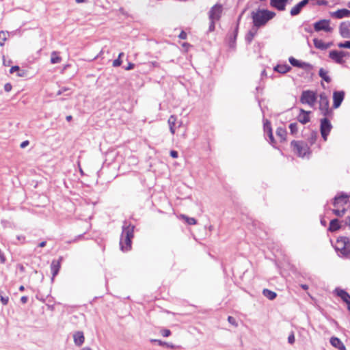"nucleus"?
Returning <instances> with one entry per match:
<instances>
[{"label": "nucleus", "instance_id": "nucleus-1", "mask_svg": "<svg viewBox=\"0 0 350 350\" xmlns=\"http://www.w3.org/2000/svg\"><path fill=\"white\" fill-rule=\"evenodd\" d=\"M275 16V12L268 10L258 9L256 11H252L251 13L252 23L256 28L265 26Z\"/></svg>", "mask_w": 350, "mask_h": 350}, {"label": "nucleus", "instance_id": "nucleus-2", "mask_svg": "<svg viewBox=\"0 0 350 350\" xmlns=\"http://www.w3.org/2000/svg\"><path fill=\"white\" fill-rule=\"evenodd\" d=\"M125 222L122 226V232L120 241V247L122 251L128 252L131 248L132 239L135 226L133 225H126Z\"/></svg>", "mask_w": 350, "mask_h": 350}, {"label": "nucleus", "instance_id": "nucleus-3", "mask_svg": "<svg viewBox=\"0 0 350 350\" xmlns=\"http://www.w3.org/2000/svg\"><path fill=\"white\" fill-rule=\"evenodd\" d=\"M291 146L293 152L299 157H309L311 153L308 144L303 141L293 140Z\"/></svg>", "mask_w": 350, "mask_h": 350}, {"label": "nucleus", "instance_id": "nucleus-4", "mask_svg": "<svg viewBox=\"0 0 350 350\" xmlns=\"http://www.w3.org/2000/svg\"><path fill=\"white\" fill-rule=\"evenodd\" d=\"M316 94L311 90L303 91L300 97V102L302 104H307L310 107H313L316 103Z\"/></svg>", "mask_w": 350, "mask_h": 350}, {"label": "nucleus", "instance_id": "nucleus-5", "mask_svg": "<svg viewBox=\"0 0 350 350\" xmlns=\"http://www.w3.org/2000/svg\"><path fill=\"white\" fill-rule=\"evenodd\" d=\"M349 55L347 51L332 50L329 53V57L338 64H343L345 63L343 58Z\"/></svg>", "mask_w": 350, "mask_h": 350}, {"label": "nucleus", "instance_id": "nucleus-6", "mask_svg": "<svg viewBox=\"0 0 350 350\" xmlns=\"http://www.w3.org/2000/svg\"><path fill=\"white\" fill-rule=\"evenodd\" d=\"M330 21L323 19L314 23V29L315 31H324L325 32H332L333 29L329 25Z\"/></svg>", "mask_w": 350, "mask_h": 350}, {"label": "nucleus", "instance_id": "nucleus-7", "mask_svg": "<svg viewBox=\"0 0 350 350\" xmlns=\"http://www.w3.org/2000/svg\"><path fill=\"white\" fill-rule=\"evenodd\" d=\"M222 11L223 8L221 5L215 4L213 5L208 12L209 20L218 21L221 16Z\"/></svg>", "mask_w": 350, "mask_h": 350}, {"label": "nucleus", "instance_id": "nucleus-8", "mask_svg": "<svg viewBox=\"0 0 350 350\" xmlns=\"http://www.w3.org/2000/svg\"><path fill=\"white\" fill-rule=\"evenodd\" d=\"M332 128V126L327 118H325L321 120V133L325 141L327 140V137L329 134Z\"/></svg>", "mask_w": 350, "mask_h": 350}, {"label": "nucleus", "instance_id": "nucleus-9", "mask_svg": "<svg viewBox=\"0 0 350 350\" xmlns=\"http://www.w3.org/2000/svg\"><path fill=\"white\" fill-rule=\"evenodd\" d=\"M319 109L324 116H327L329 112V100L325 95H320Z\"/></svg>", "mask_w": 350, "mask_h": 350}, {"label": "nucleus", "instance_id": "nucleus-10", "mask_svg": "<svg viewBox=\"0 0 350 350\" xmlns=\"http://www.w3.org/2000/svg\"><path fill=\"white\" fill-rule=\"evenodd\" d=\"M349 202V196L343 192L336 195L333 199V205L335 207L340 205L347 204Z\"/></svg>", "mask_w": 350, "mask_h": 350}, {"label": "nucleus", "instance_id": "nucleus-11", "mask_svg": "<svg viewBox=\"0 0 350 350\" xmlns=\"http://www.w3.org/2000/svg\"><path fill=\"white\" fill-rule=\"evenodd\" d=\"M340 36L344 38H350V22H342L339 27Z\"/></svg>", "mask_w": 350, "mask_h": 350}, {"label": "nucleus", "instance_id": "nucleus-12", "mask_svg": "<svg viewBox=\"0 0 350 350\" xmlns=\"http://www.w3.org/2000/svg\"><path fill=\"white\" fill-rule=\"evenodd\" d=\"M345 97V92L342 91H336L333 94V106L334 108H338L341 105Z\"/></svg>", "mask_w": 350, "mask_h": 350}, {"label": "nucleus", "instance_id": "nucleus-13", "mask_svg": "<svg viewBox=\"0 0 350 350\" xmlns=\"http://www.w3.org/2000/svg\"><path fill=\"white\" fill-rule=\"evenodd\" d=\"M334 293L337 296L341 298V299L345 302L348 306H350V295L345 290L340 288H336L334 290Z\"/></svg>", "mask_w": 350, "mask_h": 350}, {"label": "nucleus", "instance_id": "nucleus-14", "mask_svg": "<svg viewBox=\"0 0 350 350\" xmlns=\"http://www.w3.org/2000/svg\"><path fill=\"white\" fill-rule=\"evenodd\" d=\"M62 260V257H59V260H53L51 264V270L53 275V278L56 276L59 273V271L61 267V262Z\"/></svg>", "mask_w": 350, "mask_h": 350}, {"label": "nucleus", "instance_id": "nucleus-15", "mask_svg": "<svg viewBox=\"0 0 350 350\" xmlns=\"http://www.w3.org/2000/svg\"><path fill=\"white\" fill-rule=\"evenodd\" d=\"M289 0H271L270 4L272 7L280 11L285 10L286 3Z\"/></svg>", "mask_w": 350, "mask_h": 350}, {"label": "nucleus", "instance_id": "nucleus-16", "mask_svg": "<svg viewBox=\"0 0 350 350\" xmlns=\"http://www.w3.org/2000/svg\"><path fill=\"white\" fill-rule=\"evenodd\" d=\"M331 14L332 16L340 19L345 17H350V10L347 9H340L332 12Z\"/></svg>", "mask_w": 350, "mask_h": 350}, {"label": "nucleus", "instance_id": "nucleus-17", "mask_svg": "<svg viewBox=\"0 0 350 350\" xmlns=\"http://www.w3.org/2000/svg\"><path fill=\"white\" fill-rule=\"evenodd\" d=\"M307 4L304 2V0H301L300 2H299L297 4H296L294 7L292 8V9L290 11V14L292 16H295L298 15L302 8L305 7Z\"/></svg>", "mask_w": 350, "mask_h": 350}, {"label": "nucleus", "instance_id": "nucleus-18", "mask_svg": "<svg viewBox=\"0 0 350 350\" xmlns=\"http://www.w3.org/2000/svg\"><path fill=\"white\" fill-rule=\"evenodd\" d=\"M73 339H74V342H75V345H77L78 347L81 346L85 341V337L83 335V332H81V331H78V332H75L73 334Z\"/></svg>", "mask_w": 350, "mask_h": 350}, {"label": "nucleus", "instance_id": "nucleus-19", "mask_svg": "<svg viewBox=\"0 0 350 350\" xmlns=\"http://www.w3.org/2000/svg\"><path fill=\"white\" fill-rule=\"evenodd\" d=\"M343 240H345L343 242L344 246L342 248V255L348 257L350 256V239L347 237H344Z\"/></svg>", "mask_w": 350, "mask_h": 350}, {"label": "nucleus", "instance_id": "nucleus-20", "mask_svg": "<svg viewBox=\"0 0 350 350\" xmlns=\"http://www.w3.org/2000/svg\"><path fill=\"white\" fill-rule=\"evenodd\" d=\"M297 120L303 124L308 123L310 121L309 112L301 109Z\"/></svg>", "mask_w": 350, "mask_h": 350}, {"label": "nucleus", "instance_id": "nucleus-21", "mask_svg": "<svg viewBox=\"0 0 350 350\" xmlns=\"http://www.w3.org/2000/svg\"><path fill=\"white\" fill-rule=\"evenodd\" d=\"M330 343L333 347L338 349L339 350H346V347L342 342L337 337H332L330 338Z\"/></svg>", "mask_w": 350, "mask_h": 350}, {"label": "nucleus", "instance_id": "nucleus-22", "mask_svg": "<svg viewBox=\"0 0 350 350\" xmlns=\"http://www.w3.org/2000/svg\"><path fill=\"white\" fill-rule=\"evenodd\" d=\"M264 131L265 133H267L269 136L270 143L273 144L274 142V138L272 133V129L271 126V124L268 120H266L264 122Z\"/></svg>", "mask_w": 350, "mask_h": 350}, {"label": "nucleus", "instance_id": "nucleus-23", "mask_svg": "<svg viewBox=\"0 0 350 350\" xmlns=\"http://www.w3.org/2000/svg\"><path fill=\"white\" fill-rule=\"evenodd\" d=\"M341 228L340 224H339V220L338 219H333L330 221L329 226L328 228V230L333 232L339 230Z\"/></svg>", "mask_w": 350, "mask_h": 350}, {"label": "nucleus", "instance_id": "nucleus-24", "mask_svg": "<svg viewBox=\"0 0 350 350\" xmlns=\"http://www.w3.org/2000/svg\"><path fill=\"white\" fill-rule=\"evenodd\" d=\"M258 28H256L254 26L250 29L245 36L246 42L250 44L252 42L253 38L256 35Z\"/></svg>", "mask_w": 350, "mask_h": 350}, {"label": "nucleus", "instance_id": "nucleus-25", "mask_svg": "<svg viewBox=\"0 0 350 350\" xmlns=\"http://www.w3.org/2000/svg\"><path fill=\"white\" fill-rule=\"evenodd\" d=\"M313 44L318 49L325 50L327 49V46H325V43L322 40L314 38L313 39Z\"/></svg>", "mask_w": 350, "mask_h": 350}, {"label": "nucleus", "instance_id": "nucleus-26", "mask_svg": "<svg viewBox=\"0 0 350 350\" xmlns=\"http://www.w3.org/2000/svg\"><path fill=\"white\" fill-rule=\"evenodd\" d=\"M262 295L269 300H273L277 297L276 293L267 288L262 291Z\"/></svg>", "mask_w": 350, "mask_h": 350}, {"label": "nucleus", "instance_id": "nucleus-27", "mask_svg": "<svg viewBox=\"0 0 350 350\" xmlns=\"http://www.w3.org/2000/svg\"><path fill=\"white\" fill-rule=\"evenodd\" d=\"M289 62L293 66L298 67V68H304L307 65L305 62H299V60L296 59L295 58L291 57L289 58Z\"/></svg>", "mask_w": 350, "mask_h": 350}, {"label": "nucleus", "instance_id": "nucleus-28", "mask_svg": "<svg viewBox=\"0 0 350 350\" xmlns=\"http://www.w3.org/2000/svg\"><path fill=\"white\" fill-rule=\"evenodd\" d=\"M291 67L288 65H278L274 68V70L280 73L284 74L289 71Z\"/></svg>", "mask_w": 350, "mask_h": 350}, {"label": "nucleus", "instance_id": "nucleus-29", "mask_svg": "<svg viewBox=\"0 0 350 350\" xmlns=\"http://www.w3.org/2000/svg\"><path fill=\"white\" fill-rule=\"evenodd\" d=\"M62 61L61 57L59 55V53L57 51H53L51 56V62L53 64L60 63Z\"/></svg>", "mask_w": 350, "mask_h": 350}, {"label": "nucleus", "instance_id": "nucleus-30", "mask_svg": "<svg viewBox=\"0 0 350 350\" xmlns=\"http://www.w3.org/2000/svg\"><path fill=\"white\" fill-rule=\"evenodd\" d=\"M150 341H151V342H157L160 346H165V347H167L170 348L172 349H175V345H173L172 343H168V342H163L161 340L152 339Z\"/></svg>", "mask_w": 350, "mask_h": 350}, {"label": "nucleus", "instance_id": "nucleus-31", "mask_svg": "<svg viewBox=\"0 0 350 350\" xmlns=\"http://www.w3.org/2000/svg\"><path fill=\"white\" fill-rule=\"evenodd\" d=\"M286 130L285 129L282 127L277 129L276 135L280 137L281 141H284L286 139Z\"/></svg>", "mask_w": 350, "mask_h": 350}, {"label": "nucleus", "instance_id": "nucleus-32", "mask_svg": "<svg viewBox=\"0 0 350 350\" xmlns=\"http://www.w3.org/2000/svg\"><path fill=\"white\" fill-rule=\"evenodd\" d=\"M319 75L326 82L329 83L331 81V78L327 75V72L323 68H320Z\"/></svg>", "mask_w": 350, "mask_h": 350}, {"label": "nucleus", "instance_id": "nucleus-33", "mask_svg": "<svg viewBox=\"0 0 350 350\" xmlns=\"http://www.w3.org/2000/svg\"><path fill=\"white\" fill-rule=\"evenodd\" d=\"M344 237H339L336 241V250L340 252L342 254V248L344 246L343 242L345 241V240H343Z\"/></svg>", "mask_w": 350, "mask_h": 350}, {"label": "nucleus", "instance_id": "nucleus-34", "mask_svg": "<svg viewBox=\"0 0 350 350\" xmlns=\"http://www.w3.org/2000/svg\"><path fill=\"white\" fill-rule=\"evenodd\" d=\"M8 35V31H0V46H3L5 42L7 40V36Z\"/></svg>", "mask_w": 350, "mask_h": 350}, {"label": "nucleus", "instance_id": "nucleus-35", "mask_svg": "<svg viewBox=\"0 0 350 350\" xmlns=\"http://www.w3.org/2000/svg\"><path fill=\"white\" fill-rule=\"evenodd\" d=\"M289 129L292 135H295L298 132V124L293 122L289 124Z\"/></svg>", "mask_w": 350, "mask_h": 350}, {"label": "nucleus", "instance_id": "nucleus-36", "mask_svg": "<svg viewBox=\"0 0 350 350\" xmlns=\"http://www.w3.org/2000/svg\"><path fill=\"white\" fill-rule=\"evenodd\" d=\"M16 71L18 72L17 75L18 77H23L24 75V71H23V70L21 71L20 70L19 66H14L10 70V73H14V72H16Z\"/></svg>", "mask_w": 350, "mask_h": 350}, {"label": "nucleus", "instance_id": "nucleus-37", "mask_svg": "<svg viewBox=\"0 0 350 350\" xmlns=\"http://www.w3.org/2000/svg\"><path fill=\"white\" fill-rule=\"evenodd\" d=\"M182 217L185 219L189 225H195L197 224V220L194 217H189L184 215H182Z\"/></svg>", "mask_w": 350, "mask_h": 350}, {"label": "nucleus", "instance_id": "nucleus-38", "mask_svg": "<svg viewBox=\"0 0 350 350\" xmlns=\"http://www.w3.org/2000/svg\"><path fill=\"white\" fill-rule=\"evenodd\" d=\"M317 138V133L315 131H312L308 137V141L310 145H312L315 143Z\"/></svg>", "mask_w": 350, "mask_h": 350}, {"label": "nucleus", "instance_id": "nucleus-39", "mask_svg": "<svg viewBox=\"0 0 350 350\" xmlns=\"http://www.w3.org/2000/svg\"><path fill=\"white\" fill-rule=\"evenodd\" d=\"M346 211H347L346 208H342V210H338V209H333L332 210L333 213L338 217H342L345 214Z\"/></svg>", "mask_w": 350, "mask_h": 350}, {"label": "nucleus", "instance_id": "nucleus-40", "mask_svg": "<svg viewBox=\"0 0 350 350\" xmlns=\"http://www.w3.org/2000/svg\"><path fill=\"white\" fill-rule=\"evenodd\" d=\"M337 45H338V46L339 48L350 49V40L349 41H345V42L338 43Z\"/></svg>", "mask_w": 350, "mask_h": 350}, {"label": "nucleus", "instance_id": "nucleus-41", "mask_svg": "<svg viewBox=\"0 0 350 350\" xmlns=\"http://www.w3.org/2000/svg\"><path fill=\"white\" fill-rule=\"evenodd\" d=\"M176 121V117L174 116H171L168 119L169 126H174Z\"/></svg>", "mask_w": 350, "mask_h": 350}, {"label": "nucleus", "instance_id": "nucleus-42", "mask_svg": "<svg viewBox=\"0 0 350 350\" xmlns=\"http://www.w3.org/2000/svg\"><path fill=\"white\" fill-rule=\"evenodd\" d=\"M228 322H229V323H230L231 325H234V326H235V327H237V321H236V319H235L234 317H231V316H229V317H228Z\"/></svg>", "mask_w": 350, "mask_h": 350}, {"label": "nucleus", "instance_id": "nucleus-43", "mask_svg": "<svg viewBox=\"0 0 350 350\" xmlns=\"http://www.w3.org/2000/svg\"><path fill=\"white\" fill-rule=\"evenodd\" d=\"M161 333L163 336L168 337L171 334V331L170 329H162L161 331Z\"/></svg>", "mask_w": 350, "mask_h": 350}, {"label": "nucleus", "instance_id": "nucleus-44", "mask_svg": "<svg viewBox=\"0 0 350 350\" xmlns=\"http://www.w3.org/2000/svg\"><path fill=\"white\" fill-rule=\"evenodd\" d=\"M70 89L69 88H66V87L62 88L57 92V95H61L64 92H68V91H70Z\"/></svg>", "mask_w": 350, "mask_h": 350}, {"label": "nucleus", "instance_id": "nucleus-45", "mask_svg": "<svg viewBox=\"0 0 350 350\" xmlns=\"http://www.w3.org/2000/svg\"><path fill=\"white\" fill-rule=\"evenodd\" d=\"M295 336L294 334L292 332L288 337V342L290 344H293L295 342Z\"/></svg>", "mask_w": 350, "mask_h": 350}, {"label": "nucleus", "instance_id": "nucleus-46", "mask_svg": "<svg viewBox=\"0 0 350 350\" xmlns=\"http://www.w3.org/2000/svg\"><path fill=\"white\" fill-rule=\"evenodd\" d=\"M6 261V258L4 255V253L3 251L0 249V262L1 263H5Z\"/></svg>", "mask_w": 350, "mask_h": 350}, {"label": "nucleus", "instance_id": "nucleus-47", "mask_svg": "<svg viewBox=\"0 0 350 350\" xmlns=\"http://www.w3.org/2000/svg\"><path fill=\"white\" fill-rule=\"evenodd\" d=\"M1 301L3 305L5 306L8 304L9 301V297H3L1 296Z\"/></svg>", "mask_w": 350, "mask_h": 350}, {"label": "nucleus", "instance_id": "nucleus-48", "mask_svg": "<svg viewBox=\"0 0 350 350\" xmlns=\"http://www.w3.org/2000/svg\"><path fill=\"white\" fill-rule=\"evenodd\" d=\"M122 64V60L119 58L115 59L113 62V66L114 67H118V66H120Z\"/></svg>", "mask_w": 350, "mask_h": 350}, {"label": "nucleus", "instance_id": "nucleus-49", "mask_svg": "<svg viewBox=\"0 0 350 350\" xmlns=\"http://www.w3.org/2000/svg\"><path fill=\"white\" fill-rule=\"evenodd\" d=\"M215 22H216L215 21H210V25H209V28H208L209 31H213L215 30Z\"/></svg>", "mask_w": 350, "mask_h": 350}, {"label": "nucleus", "instance_id": "nucleus-50", "mask_svg": "<svg viewBox=\"0 0 350 350\" xmlns=\"http://www.w3.org/2000/svg\"><path fill=\"white\" fill-rule=\"evenodd\" d=\"M12 85L10 83H7L4 85V90L7 92H10L11 90H12Z\"/></svg>", "mask_w": 350, "mask_h": 350}, {"label": "nucleus", "instance_id": "nucleus-51", "mask_svg": "<svg viewBox=\"0 0 350 350\" xmlns=\"http://www.w3.org/2000/svg\"><path fill=\"white\" fill-rule=\"evenodd\" d=\"M178 37L182 40H185L187 38V33L185 31H182L179 34Z\"/></svg>", "mask_w": 350, "mask_h": 350}, {"label": "nucleus", "instance_id": "nucleus-52", "mask_svg": "<svg viewBox=\"0 0 350 350\" xmlns=\"http://www.w3.org/2000/svg\"><path fill=\"white\" fill-rule=\"evenodd\" d=\"M178 152L176 150H171L170 151V156L172 158H177L178 157Z\"/></svg>", "mask_w": 350, "mask_h": 350}, {"label": "nucleus", "instance_id": "nucleus-53", "mask_svg": "<svg viewBox=\"0 0 350 350\" xmlns=\"http://www.w3.org/2000/svg\"><path fill=\"white\" fill-rule=\"evenodd\" d=\"M317 4L319 5H327V2L325 0H319Z\"/></svg>", "mask_w": 350, "mask_h": 350}, {"label": "nucleus", "instance_id": "nucleus-54", "mask_svg": "<svg viewBox=\"0 0 350 350\" xmlns=\"http://www.w3.org/2000/svg\"><path fill=\"white\" fill-rule=\"evenodd\" d=\"M28 301V297L27 296H23L21 297V301L23 303V304H26Z\"/></svg>", "mask_w": 350, "mask_h": 350}, {"label": "nucleus", "instance_id": "nucleus-55", "mask_svg": "<svg viewBox=\"0 0 350 350\" xmlns=\"http://www.w3.org/2000/svg\"><path fill=\"white\" fill-rule=\"evenodd\" d=\"M29 144V141L26 140L21 144V148H24Z\"/></svg>", "mask_w": 350, "mask_h": 350}, {"label": "nucleus", "instance_id": "nucleus-56", "mask_svg": "<svg viewBox=\"0 0 350 350\" xmlns=\"http://www.w3.org/2000/svg\"><path fill=\"white\" fill-rule=\"evenodd\" d=\"M134 64L133 63H129L127 66V67L125 68V70H131L134 68Z\"/></svg>", "mask_w": 350, "mask_h": 350}, {"label": "nucleus", "instance_id": "nucleus-57", "mask_svg": "<svg viewBox=\"0 0 350 350\" xmlns=\"http://www.w3.org/2000/svg\"><path fill=\"white\" fill-rule=\"evenodd\" d=\"M46 241H42L41 243H39L38 246L40 247H43L46 245Z\"/></svg>", "mask_w": 350, "mask_h": 350}, {"label": "nucleus", "instance_id": "nucleus-58", "mask_svg": "<svg viewBox=\"0 0 350 350\" xmlns=\"http://www.w3.org/2000/svg\"><path fill=\"white\" fill-rule=\"evenodd\" d=\"M170 132L172 133V134L174 135L175 133L174 126H170Z\"/></svg>", "mask_w": 350, "mask_h": 350}, {"label": "nucleus", "instance_id": "nucleus-59", "mask_svg": "<svg viewBox=\"0 0 350 350\" xmlns=\"http://www.w3.org/2000/svg\"><path fill=\"white\" fill-rule=\"evenodd\" d=\"M301 288L305 289V290H307L308 288V286L306 284H302L301 285Z\"/></svg>", "mask_w": 350, "mask_h": 350}, {"label": "nucleus", "instance_id": "nucleus-60", "mask_svg": "<svg viewBox=\"0 0 350 350\" xmlns=\"http://www.w3.org/2000/svg\"><path fill=\"white\" fill-rule=\"evenodd\" d=\"M71 120H72V116H66V120L67 121H70Z\"/></svg>", "mask_w": 350, "mask_h": 350}, {"label": "nucleus", "instance_id": "nucleus-61", "mask_svg": "<svg viewBox=\"0 0 350 350\" xmlns=\"http://www.w3.org/2000/svg\"><path fill=\"white\" fill-rule=\"evenodd\" d=\"M19 269H20V270H21V271H24V270H25V268H24V267H23V265H20V266H19Z\"/></svg>", "mask_w": 350, "mask_h": 350}, {"label": "nucleus", "instance_id": "nucleus-62", "mask_svg": "<svg viewBox=\"0 0 350 350\" xmlns=\"http://www.w3.org/2000/svg\"><path fill=\"white\" fill-rule=\"evenodd\" d=\"M24 290H25V287H24L23 286H21L19 287V291H23Z\"/></svg>", "mask_w": 350, "mask_h": 350}, {"label": "nucleus", "instance_id": "nucleus-63", "mask_svg": "<svg viewBox=\"0 0 350 350\" xmlns=\"http://www.w3.org/2000/svg\"><path fill=\"white\" fill-rule=\"evenodd\" d=\"M123 55H124V53H122H122H120L119 54V55H118V58L120 59V58H121V57H122V56H123Z\"/></svg>", "mask_w": 350, "mask_h": 350}, {"label": "nucleus", "instance_id": "nucleus-64", "mask_svg": "<svg viewBox=\"0 0 350 350\" xmlns=\"http://www.w3.org/2000/svg\"><path fill=\"white\" fill-rule=\"evenodd\" d=\"M81 350H92L90 347H84Z\"/></svg>", "mask_w": 350, "mask_h": 350}]
</instances>
